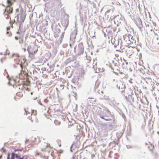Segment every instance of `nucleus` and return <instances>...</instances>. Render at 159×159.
I'll list each match as a JSON object with an SVG mask.
<instances>
[{"label": "nucleus", "mask_w": 159, "mask_h": 159, "mask_svg": "<svg viewBox=\"0 0 159 159\" xmlns=\"http://www.w3.org/2000/svg\"><path fill=\"white\" fill-rule=\"evenodd\" d=\"M107 111L108 112V114H109L110 116H104L103 115H102L100 113H99L98 114V115L100 117L101 119H103L106 121H110L112 120V124H114L115 122V118L114 115H112L111 114L110 111L107 109Z\"/></svg>", "instance_id": "f257e3e1"}, {"label": "nucleus", "mask_w": 159, "mask_h": 159, "mask_svg": "<svg viewBox=\"0 0 159 159\" xmlns=\"http://www.w3.org/2000/svg\"><path fill=\"white\" fill-rule=\"evenodd\" d=\"M125 93H127V95L124 94V95H122L125 97L126 100L130 102L131 104L132 105V103L134 102V98L133 96V95H134L133 91L131 90H129Z\"/></svg>", "instance_id": "f03ea898"}, {"label": "nucleus", "mask_w": 159, "mask_h": 159, "mask_svg": "<svg viewBox=\"0 0 159 159\" xmlns=\"http://www.w3.org/2000/svg\"><path fill=\"white\" fill-rule=\"evenodd\" d=\"M74 52L79 56L83 54L84 52V47L82 43H80L77 47L76 46L74 47Z\"/></svg>", "instance_id": "7ed1b4c3"}, {"label": "nucleus", "mask_w": 159, "mask_h": 159, "mask_svg": "<svg viewBox=\"0 0 159 159\" xmlns=\"http://www.w3.org/2000/svg\"><path fill=\"white\" fill-rule=\"evenodd\" d=\"M52 29L54 30V35L55 38L58 37L59 34L60 33V28H61L59 23H58L57 25L56 24L54 28L53 27V25H52Z\"/></svg>", "instance_id": "20e7f679"}, {"label": "nucleus", "mask_w": 159, "mask_h": 159, "mask_svg": "<svg viewBox=\"0 0 159 159\" xmlns=\"http://www.w3.org/2000/svg\"><path fill=\"white\" fill-rule=\"evenodd\" d=\"M27 50L30 55H34L37 52L38 50L37 49V46L30 45L28 47Z\"/></svg>", "instance_id": "39448f33"}, {"label": "nucleus", "mask_w": 159, "mask_h": 159, "mask_svg": "<svg viewBox=\"0 0 159 159\" xmlns=\"http://www.w3.org/2000/svg\"><path fill=\"white\" fill-rule=\"evenodd\" d=\"M77 34V31L76 30H74L71 33L70 38V41H72V43L75 42L76 36Z\"/></svg>", "instance_id": "423d86ee"}, {"label": "nucleus", "mask_w": 159, "mask_h": 159, "mask_svg": "<svg viewBox=\"0 0 159 159\" xmlns=\"http://www.w3.org/2000/svg\"><path fill=\"white\" fill-rule=\"evenodd\" d=\"M116 87L119 89H121L122 90L121 91V93L122 95H124V93L125 92V90L126 88V86L125 84H124V83L120 81L119 84V85L117 84Z\"/></svg>", "instance_id": "0eeeda50"}, {"label": "nucleus", "mask_w": 159, "mask_h": 159, "mask_svg": "<svg viewBox=\"0 0 159 159\" xmlns=\"http://www.w3.org/2000/svg\"><path fill=\"white\" fill-rule=\"evenodd\" d=\"M11 5H9V4L6 7V9H5V10L3 12V14L4 15V16H5L6 12L7 11V13L9 14H11L13 12V8L11 7Z\"/></svg>", "instance_id": "6e6552de"}, {"label": "nucleus", "mask_w": 159, "mask_h": 159, "mask_svg": "<svg viewBox=\"0 0 159 159\" xmlns=\"http://www.w3.org/2000/svg\"><path fill=\"white\" fill-rule=\"evenodd\" d=\"M69 23V20L68 18L63 20L61 21V25L63 27L64 31L66 29L67 27L68 26Z\"/></svg>", "instance_id": "1a4fd4ad"}, {"label": "nucleus", "mask_w": 159, "mask_h": 159, "mask_svg": "<svg viewBox=\"0 0 159 159\" xmlns=\"http://www.w3.org/2000/svg\"><path fill=\"white\" fill-rule=\"evenodd\" d=\"M136 25L140 30H142V29L143 28V25L142 24V21L139 18H137Z\"/></svg>", "instance_id": "9d476101"}, {"label": "nucleus", "mask_w": 159, "mask_h": 159, "mask_svg": "<svg viewBox=\"0 0 159 159\" xmlns=\"http://www.w3.org/2000/svg\"><path fill=\"white\" fill-rule=\"evenodd\" d=\"M10 153H8L7 156V159H16L18 157V154L15 153V152H12L11 153V159L10 158Z\"/></svg>", "instance_id": "9b49d317"}, {"label": "nucleus", "mask_w": 159, "mask_h": 159, "mask_svg": "<svg viewBox=\"0 0 159 159\" xmlns=\"http://www.w3.org/2000/svg\"><path fill=\"white\" fill-rule=\"evenodd\" d=\"M26 15L22 11H20V20L21 23H23L25 20Z\"/></svg>", "instance_id": "f8f14e48"}, {"label": "nucleus", "mask_w": 159, "mask_h": 159, "mask_svg": "<svg viewBox=\"0 0 159 159\" xmlns=\"http://www.w3.org/2000/svg\"><path fill=\"white\" fill-rule=\"evenodd\" d=\"M113 32L112 30H108L107 31V35L108 38H112L113 37L112 36Z\"/></svg>", "instance_id": "ddd939ff"}, {"label": "nucleus", "mask_w": 159, "mask_h": 159, "mask_svg": "<svg viewBox=\"0 0 159 159\" xmlns=\"http://www.w3.org/2000/svg\"><path fill=\"white\" fill-rule=\"evenodd\" d=\"M12 1L14 2H15L16 0H7V3L8 4H9L10 5H12L13 4V3L12 2Z\"/></svg>", "instance_id": "4468645a"}, {"label": "nucleus", "mask_w": 159, "mask_h": 159, "mask_svg": "<svg viewBox=\"0 0 159 159\" xmlns=\"http://www.w3.org/2000/svg\"><path fill=\"white\" fill-rule=\"evenodd\" d=\"M132 50L131 49H129L126 51V53L127 54H132L133 52H132Z\"/></svg>", "instance_id": "2eb2a0df"}, {"label": "nucleus", "mask_w": 159, "mask_h": 159, "mask_svg": "<svg viewBox=\"0 0 159 159\" xmlns=\"http://www.w3.org/2000/svg\"><path fill=\"white\" fill-rule=\"evenodd\" d=\"M19 24H20V25H19V29L20 31L21 32H24L25 31L22 29V28H21L22 23H20Z\"/></svg>", "instance_id": "dca6fc26"}, {"label": "nucleus", "mask_w": 159, "mask_h": 159, "mask_svg": "<svg viewBox=\"0 0 159 159\" xmlns=\"http://www.w3.org/2000/svg\"><path fill=\"white\" fill-rule=\"evenodd\" d=\"M76 143H73L70 146V151L71 152H73L72 150V148L74 146L75 147V148L76 147Z\"/></svg>", "instance_id": "f3484780"}, {"label": "nucleus", "mask_w": 159, "mask_h": 159, "mask_svg": "<svg viewBox=\"0 0 159 159\" xmlns=\"http://www.w3.org/2000/svg\"><path fill=\"white\" fill-rule=\"evenodd\" d=\"M64 32H63L61 33V34L60 36V40L61 41V40H62L63 39V38L64 36Z\"/></svg>", "instance_id": "a211bd4d"}, {"label": "nucleus", "mask_w": 159, "mask_h": 159, "mask_svg": "<svg viewBox=\"0 0 159 159\" xmlns=\"http://www.w3.org/2000/svg\"><path fill=\"white\" fill-rule=\"evenodd\" d=\"M14 61H17V62H16V63L17 64H19L20 62V59H14Z\"/></svg>", "instance_id": "6ab92c4d"}, {"label": "nucleus", "mask_w": 159, "mask_h": 159, "mask_svg": "<svg viewBox=\"0 0 159 159\" xmlns=\"http://www.w3.org/2000/svg\"><path fill=\"white\" fill-rule=\"evenodd\" d=\"M147 147L148 148V149H149V150L151 151L152 149V148H151V147H152V144L151 143H150L149 145H148Z\"/></svg>", "instance_id": "aec40b11"}, {"label": "nucleus", "mask_w": 159, "mask_h": 159, "mask_svg": "<svg viewBox=\"0 0 159 159\" xmlns=\"http://www.w3.org/2000/svg\"><path fill=\"white\" fill-rule=\"evenodd\" d=\"M14 56H16L17 57H19V56L18 54H16L15 53H13L12 56V57H13Z\"/></svg>", "instance_id": "412c9836"}, {"label": "nucleus", "mask_w": 159, "mask_h": 159, "mask_svg": "<svg viewBox=\"0 0 159 159\" xmlns=\"http://www.w3.org/2000/svg\"><path fill=\"white\" fill-rule=\"evenodd\" d=\"M115 39H113V37L112 38H111V42L112 44H113L114 43H115Z\"/></svg>", "instance_id": "4be33fe9"}, {"label": "nucleus", "mask_w": 159, "mask_h": 159, "mask_svg": "<svg viewBox=\"0 0 159 159\" xmlns=\"http://www.w3.org/2000/svg\"><path fill=\"white\" fill-rule=\"evenodd\" d=\"M36 111H34V110H32V112H31V115L32 114H33L34 115H35L36 114Z\"/></svg>", "instance_id": "5701e85b"}, {"label": "nucleus", "mask_w": 159, "mask_h": 159, "mask_svg": "<svg viewBox=\"0 0 159 159\" xmlns=\"http://www.w3.org/2000/svg\"><path fill=\"white\" fill-rule=\"evenodd\" d=\"M102 126L106 127L107 126V124L106 123H103L102 124H100Z\"/></svg>", "instance_id": "b1692460"}, {"label": "nucleus", "mask_w": 159, "mask_h": 159, "mask_svg": "<svg viewBox=\"0 0 159 159\" xmlns=\"http://www.w3.org/2000/svg\"><path fill=\"white\" fill-rule=\"evenodd\" d=\"M74 43H72V41H70V46L71 48H72V44H73Z\"/></svg>", "instance_id": "393cba45"}, {"label": "nucleus", "mask_w": 159, "mask_h": 159, "mask_svg": "<svg viewBox=\"0 0 159 159\" xmlns=\"http://www.w3.org/2000/svg\"><path fill=\"white\" fill-rule=\"evenodd\" d=\"M7 34H8L9 36H11L12 34L11 32L9 31H7Z\"/></svg>", "instance_id": "a878e982"}, {"label": "nucleus", "mask_w": 159, "mask_h": 159, "mask_svg": "<svg viewBox=\"0 0 159 159\" xmlns=\"http://www.w3.org/2000/svg\"><path fill=\"white\" fill-rule=\"evenodd\" d=\"M116 144H117L115 142H111V144L113 145V147H114Z\"/></svg>", "instance_id": "bb28decb"}, {"label": "nucleus", "mask_w": 159, "mask_h": 159, "mask_svg": "<svg viewBox=\"0 0 159 159\" xmlns=\"http://www.w3.org/2000/svg\"><path fill=\"white\" fill-rule=\"evenodd\" d=\"M74 60V58H73L72 59L70 60V58H69L68 59H67V61H73Z\"/></svg>", "instance_id": "cd10ccee"}, {"label": "nucleus", "mask_w": 159, "mask_h": 159, "mask_svg": "<svg viewBox=\"0 0 159 159\" xmlns=\"http://www.w3.org/2000/svg\"><path fill=\"white\" fill-rule=\"evenodd\" d=\"M33 73L34 74L35 73V74H37L38 73V72L37 71L35 70H33Z\"/></svg>", "instance_id": "c85d7f7f"}, {"label": "nucleus", "mask_w": 159, "mask_h": 159, "mask_svg": "<svg viewBox=\"0 0 159 159\" xmlns=\"http://www.w3.org/2000/svg\"><path fill=\"white\" fill-rule=\"evenodd\" d=\"M151 86H152V87H151V90H152L154 89V88H155V87H154V85H153L152 84H151Z\"/></svg>", "instance_id": "c756f323"}, {"label": "nucleus", "mask_w": 159, "mask_h": 159, "mask_svg": "<svg viewBox=\"0 0 159 159\" xmlns=\"http://www.w3.org/2000/svg\"><path fill=\"white\" fill-rule=\"evenodd\" d=\"M6 15H5V17L7 19H8L9 17V16H7V14H6Z\"/></svg>", "instance_id": "7c9ffc66"}, {"label": "nucleus", "mask_w": 159, "mask_h": 159, "mask_svg": "<svg viewBox=\"0 0 159 159\" xmlns=\"http://www.w3.org/2000/svg\"><path fill=\"white\" fill-rule=\"evenodd\" d=\"M69 49H68L67 50V49L66 50V54H69Z\"/></svg>", "instance_id": "2f4dec72"}, {"label": "nucleus", "mask_w": 159, "mask_h": 159, "mask_svg": "<svg viewBox=\"0 0 159 159\" xmlns=\"http://www.w3.org/2000/svg\"><path fill=\"white\" fill-rule=\"evenodd\" d=\"M46 70V67H43L42 68V70L43 71H45Z\"/></svg>", "instance_id": "473e14b6"}, {"label": "nucleus", "mask_w": 159, "mask_h": 159, "mask_svg": "<svg viewBox=\"0 0 159 159\" xmlns=\"http://www.w3.org/2000/svg\"><path fill=\"white\" fill-rule=\"evenodd\" d=\"M24 110H25V113H26V114L27 115V114H28V113H29V112H27V111H26V109H24Z\"/></svg>", "instance_id": "72a5a7b5"}, {"label": "nucleus", "mask_w": 159, "mask_h": 159, "mask_svg": "<svg viewBox=\"0 0 159 159\" xmlns=\"http://www.w3.org/2000/svg\"><path fill=\"white\" fill-rule=\"evenodd\" d=\"M122 116L123 118H125V115L124 114V113H123L122 114Z\"/></svg>", "instance_id": "f704fd0d"}, {"label": "nucleus", "mask_w": 159, "mask_h": 159, "mask_svg": "<svg viewBox=\"0 0 159 159\" xmlns=\"http://www.w3.org/2000/svg\"><path fill=\"white\" fill-rule=\"evenodd\" d=\"M10 27H7V31H8L10 30Z\"/></svg>", "instance_id": "c9c22d12"}, {"label": "nucleus", "mask_w": 159, "mask_h": 159, "mask_svg": "<svg viewBox=\"0 0 159 159\" xmlns=\"http://www.w3.org/2000/svg\"><path fill=\"white\" fill-rule=\"evenodd\" d=\"M19 43L20 44L21 43H23V40H19Z\"/></svg>", "instance_id": "e433bc0d"}, {"label": "nucleus", "mask_w": 159, "mask_h": 159, "mask_svg": "<svg viewBox=\"0 0 159 159\" xmlns=\"http://www.w3.org/2000/svg\"><path fill=\"white\" fill-rule=\"evenodd\" d=\"M150 31H153V32L155 34V35H156V34H156V33H155L154 32V31L153 30H152V29H151V30H150Z\"/></svg>", "instance_id": "4c0bfd02"}, {"label": "nucleus", "mask_w": 159, "mask_h": 159, "mask_svg": "<svg viewBox=\"0 0 159 159\" xmlns=\"http://www.w3.org/2000/svg\"><path fill=\"white\" fill-rule=\"evenodd\" d=\"M15 38L16 40H18V37L17 36H15Z\"/></svg>", "instance_id": "58836bf2"}, {"label": "nucleus", "mask_w": 159, "mask_h": 159, "mask_svg": "<svg viewBox=\"0 0 159 159\" xmlns=\"http://www.w3.org/2000/svg\"><path fill=\"white\" fill-rule=\"evenodd\" d=\"M29 141V139H26V140L25 141V143H26L27 142Z\"/></svg>", "instance_id": "ea45409f"}, {"label": "nucleus", "mask_w": 159, "mask_h": 159, "mask_svg": "<svg viewBox=\"0 0 159 159\" xmlns=\"http://www.w3.org/2000/svg\"><path fill=\"white\" fill-rule=\"evenodd\" d=\"M38 103H39V104L40 105H42V103H41V102L40 101H38Z\"/></svg>", "instance_id": "a19ab883"}, {"label": "nucleus", "mask_w": 159, "mask_h": 159, "mask_svg": "<svg viewBox=\"0 0 159 159\" xmlns=\"http://www.w3.org/2000/svg\"><path fill=\"white\" fill-rule=\"evenodd\" d=\"M13 66L15 68H16L17 67L16 66L15 64H13Z\"/></svg>", "instance_id": "79ce46f5"}, {"label": "nucleus", "mask_w": 159, "mask_h": 159, "mask_svg": "<svg viewBox=\"0 0 159 159\" xmlns=\"http://www.w3.org/2000/svg\"><path fill=\"white\" fill-rule=\"evenodd\" d=\"M104 116H110V115H109V114H108V115H103Z\"/></svg>", "instance_id": "37998d69"}, {"label": "nucleus", "mask_w": 159, "mask_h": 159, "mask_svg": "<svg viewBox=\"0 0 159 159\" xmlns=\"http://www.w3.org/2000/svg\"><path fill=\"white\" fill-rule=\"evenodd\" d=\"M21 151V150H20V149H15V152H16V151Z\"/></svg>", "instance_id": "c03bdc74"}, {"label": "nucleus", "mask_w": 159, "mask_h": 159, "mask_svg": "<svg viewBox=\"0 0 159 159\" xmlns=\"http://www.w3.org/2000/svg\"><path fill=\"white\" fill-rule=\"evenodd\" d=\"M140 107H141V105L140 104H139V109H140Z\"/></svg>", "instance_id": "a18cd8bd"}, {"label": "nucleus", "mask_w": 159, "mask_h": 159, "mask_svg": "<svg viewBox=\"0 0 159 159\" xmlns=\"http://www.w3.org/2000/svg\"><path fill=\"white\" fill-rule=\"evenodd\" d=\"M128 37L129 38V37H131V35H130V34H129L128 35Z\"/></svg>", "instance_id": "49530a36"}, {"label": "nucleus", "mask_w": 159, "mask_h": 159, "mask_svg": "<svg viewBox=\"0 0 159 159\" xmlns=\"http://www.w3.org/2000/svg\"><path fill=\"white\" fill-rule=\"evenodd\" d=\"M113 125L111 124L110 125V126L111 127H113Z\"/></svg>", "instance_id": "de8ad7c7"}, {"label": "nucleus", "mask_w": 159, "mask_h": 159, "mask_svg": "<svg viewBox=\"0 0 159 159\" xmlns=\"http://www.w3.org/2000/svg\"><path fill=\"white\" fill-rule=\"evenodd\" d=\"M20 67L22 68L23 67V66L21 64L20 65Z\"/></svg>", "instance_id": "09e8293b"}, {"label": "nucleus", "mask_w": 159, "mask_h": 159, "mask_svg": "<svg viewBox=\"0 0 159 159\" xmlns=\"http://www.w3.org/2000/svg\"><path fill=\"white\" fill-rule=\"evenodd\" d=\"M119 41H120V39H119L118 40V41H117V44H119Z\"/></svg>", "instance_id": "8fccbe9b"}, {"label": "nucleus", "mask_w": 159, "mask_h": 159, "mask_svg": "<svg viewBox=\"0 0 159 159\" xmlns=\"http://www.w3.org/2000/svg\"><path fill=\"white\" fill-rule=\"evenodd\" d=\"M29 89H30L29 88H27V89H26V90H29Z\"/></svg>", "instance_id": "3c124183"}, {"label": "nucleus", "mask_w": 159, "mask_h": 159, "mask_svg": "<svg viewBox=\"0 0 159 159\" xmlns=\"http://www.w3.org/2000/svg\"><path fill=\"white\" fill-rule=\"evenodd\" d=\"M0 61H1V62H2V58H1V59H0Z\"/></svg>", "instance_id": "603ef678"}, {"label": "nucleus", "mask_w": 159, "mask_h": 159, "mask_svg": "<svg viewBox=\"0 0 159 159\" xmlns=\"http://www.w3.org/2000/svg\"><path fill=\"white\" fill-rule=\"evenodd\" d=\"M145 144L146 145H148V143H145Z\"/></svg>", "instance_id": "864d4df0"}, {"label": "nucleus", "mask_w": 159, "mask_h": 159, "mask_svg": "<svg viewBox=\"0 0 159 159\" xmlns=\"http://www.w3.org/2000/svg\"><path fill=\"white\" fill-rule=\"evenodd\" d=\"M16 33L17 34H19L20 33V32L19 31H18V32H17Z\"/></svg>", "instance_id": "5fc2aeb1"}, {"label": "nucleus", "mask_w": 159, "mask_h": 159, "mask_svg": "<svg viewBox=\"0 0 159 159\" xmlns=\"http://www.w3.org/2000/svg\"><path fill=\"white\" fill-rule=\"evenodd\" d=\"M116 16H114L113 17V18H116Z\"/></svg>", "instance_id": "6e6d98bb"}, {"label": "nucleus", "mask_w": 159, "mask_h": 159, "mask_svg": "<svg viewBox=\"0 0 159 159\" xmlns=\"http://www.w3.org/2000/svg\"><path fill=\"white\" fill-rule=\"evenodd\" d=\"M30 94L31 95H33V92H31L30 93Z\"/></svg>", "instance_id": "4d7b16f0"}, {"label": "nucleus", "mask_w": 159, "mask_h": 159, "mask_svg": "<svg viewBox=\"0 0 159 159\" xmlns=\"http://www.w3.org/2000/svg\"><path fill=\"white\" fill-rule=\"evenodd\" d=\"M17 19H18V18H19V16H18V15L17 16Z\"/></svg>", "instance_id": "13d9d810"}, {"label": "nucleus", "mask_w": 159, "mask_h": 159, "mask_svg": "<svg viewBox=\"0 0 159 159\" xmlns=\"http://www.w3.org/2000/svg\"><path fill=\"white\" fill-rule=\"evenodd\" d=\"M135 41H133V42H131L132 43H133L134 42L135 43Z\"/></svg>", "instance_id": "bf43d9fd"}, {"label": "nucleus", "mask_w": 159, "mask_h": 159, "mask_svg": "<svg viewBox=\"0 0 159 159\" xmlns=\"http://www.w3.org/2000/svg\"><path fill=\"white\" fill-rule=\"evenodd\" d=\"M112 30H113V32H114L115 31V30H114V29H113Z\"/></svg>", "instance_id": "052dcab7"}, {"label": "nucleus", "mask_w": 159, "mask_h": 159, "mask_svg": "<svg viewBox=\"0 0 159 159\" xmlns=\"http://www.w3.org/2000/svg\"><path fill=\"white\" fill-rule=\"evenodd\" d=\"M0 55H2V52H1L0 53Z\"/></svg>", "instance_id": "680f3d73"}, {"label": "nucleus", "mask_w": 159, "mask_h": 159, "mask_svg": "<svg viewBox=\"0 0 159 159\" xmlns=\"http://www.w3.org/2000/svg\"><path fill=\"white\" fill-rule=\"evenodd\" d=\"M2 5V6H4V7H5V6H4L3 4Z\"/></svg>", "instance_id": "e2e57ef3"}, {"label": "nucleus", "mask_w": 159, "mask_h": 159, "mask_svg": "<svg viewBox=\"0 0 159 159\" xmlns=\"http://www.w3.org/2000/svg\"><path fill=\"white\" fill-rule=\"evenodd\" d=\"M16 97H14V98L16 99Z\"/></svg>", "instance_id": "0e129e2a"}, {"label": "nucleus", "mask_w": 159, "mask_h": 159, "mask_svg": "<svg viewBox=\"0 0 159 159\" xmlns=\"http://www.w3.org/2000/svg\"><path fill=\"white\" fill-rule=\"evenodd\" d=\"M135 41L133 40H132V41H131V42H133V41Z\"/></svg>", "instance_id": "69168bd1"}, {"label": "nucleus", "mask_w": 159, "mask_h": 159, "mask_svg": "<svg viewBox=\"0 0 159 159\" xmlns=\"http://www.w3.org/2000/svg\"><path fill=\"white\" fill-rule=\"evenodd\" d=\"M91 54H92V55L93 54V52H91Z\"/></svg>", "instance_id": "338daca9"}, {"label": "nucleus", "mask_w": 159, "mask_h": 159, "mask_svg": "<svg viewBox=\"0 0 159 159\" xmlns=\"http://www.w3.org/2000/svg\"><path fill=\"white\" fill-rule=\"evenodd\" d=\"M11 21L10 20V23H11Z\"/></svg>", "instance_id": "774afa93"}]
</instances>
